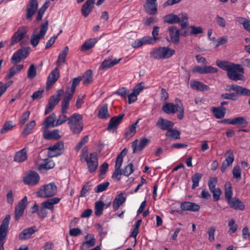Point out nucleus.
I'll use <instances>...</instances> for the list:
<instances>
[{"label":"nucleus","instance_id":"nucleus-24","mask_svg":"<svg viewBox=\"0 0 250 250\" xmlns=\"http://www.w3.org/2000/svg\"><path fill=\"white\" fill-rule=\"evenodd\" d=\"M61 199L58 197H54L47 199L42 203V206L45 209H48L52 211L54 210V205L60 202Z\"/></svg>","mask_w":250,"mask_h":250},{"label":"nucleus","instance_id":"nucleus-43","mask_svg":"<svg viewBox=\"0 0 250 250\" xmlns=\"http://www.w3.org/2000/svg\"><path fill=\"white\" fill-rule=\"evenodd\" d=\"M233 125H240L242 127H246L248 125V122L242 117H237L232 119Z\"/></svg>","mask_w":250,"mask_h":250},{"label":"nucleus","instance_id":"nucleus-12","mask_svg":"<svg viewBox=\"0 0 250 250\" xmlns=\"http://www.w3.org/2000/svg\"><path fill=\"white\" fill-rule=\"evenodd\" d=\"M225 160L222 162L221 167L222 172H224L228 167L231 166L234 160L233 151L231 149L227 150L225 154Z\"/></svg>","mask_w":250,"mask_h":250},{"label":"nucleus","instance_id":"nucleus-13","mask_svg":"<svg viewBox=\"0 0 250 250\" xmlns=\"http://www.w3.org/2000/svg\"><path fill=\"white\" fill-rule=\"evenodd\" d=\"M27 205V198L24 196L15 208V219L18 221L22 216L25 208Z\"/></svg>","mask_w":250,"mask_h":250},{"label":"nucleus","instance_id":"nucleus-32","mask_svg":"<svg viewBox=\"0 0 250 250\" xmlns=\"http://www.w3.org/2000/svg\"><path fill=\"white\" fill-rule=\"evenodd\" d=\"M108 106L107 104H103L100 108L98 117L102 119H106L110 117V115L108 112Z\"/></svg>","mask_w":250,"mask_h":250},{"label":"nucleus","instance_id":"nucleus-29","mask_svg":"<svg viewBox=\"0 0 250 250\" xmlns=\"http://www.w3.org/2000/svg\"><path fill=\"white\" fill-rule=\"evenodd\" d=\"M27 149L26 147H24L16 152L14 157V161L19 163L24 162L27 159Z\"/></svg>","mask_w":250,"mask_h":250},{"label":"nucleus","instance_id":"nucleus-15","mask_svg":"<svg viewBox=\"0 0 250 250\" xmlns=\"http://www.w3.org/2000/svg\"><path fill=\"white\" fill-rule=\"evenodd\" d=\"M38 8L37 0H30L29 4L27 5L26 19L27 20L31 21L33 16L35 14Z\"/></svg>","mask_w":250,"mask_h":250},{"label":"nucleus","instance_id":"nucleus-5","mask_svg":"<svg viewBox=\"0 0 250 250\" xmlns=\"http://www.w3.org/2000/svg\"><path fill=\"white\" fill-rule=\"evenodd\" d=\"M162 110L167 114H174L177 111L178 118L180 120L183 118L184 108L180 101V104H176L172 103H166L163 105Z\"/></svg>","mask_w":250,"mask_h":250},{"label":"nucleus","instance_id":"nucleus-57","mask_svg":"<svg viewBox=\"0 0 250 250\" xmlns=\"http://www.w3.org/2000/svg\"><path fill=\"white\" fill-rule=\"evenodd\" d=\"M109 185L108 182L101 183L98 185L95 189L96 193H99L105 191Z\"/></svg>","mask_w":250,"mask_h":250},{"label":"nucleus","instance_id":"nucleus-61","mask_svg":"<svg viewBox=\"0 0 250 250\" xmlns=\"http://www.w3.org/2000/svg\"><path fill=\"white\" fill-rule=\"evenodd\" d=\"M13 127V123L12 121H8L5 123L3 127L0 130V133L4 134L8 130L12 129Z\"/></svg>","mask_w":250,"mask_h":250},{"label":"nucleus","instance_id":"nucleus-25","mask_svg":"<svg viewBox=\"0 0 250 250\" xmlns=\"http://www.w3.org/2000/svg\"><path fill=\"white\" fill-rule=\"evenodd\" d=\"M37 231L36 227L33 226L24 229L19 235L20 240H26L30 238L31 236Z\"/></svg>","mask_w":250,"mask_h":250},{"label":"nucleus","instance_id":"nucleus-31","mask_svg":"<svg viewBox=\"0 0 250 250\" xmlns=\"http://www.w3.org/2000/svg\"><path fill=\"white\" fill-rule=\"evenodd\" d=\"M56 119V116L54 113H52L48 116L43 123V125L45 128L47 129L50 127L56 126L55 125Z\"/></svg>","mask_w":250,"mask_h":250},{"label":"nucleus","instance_id":"nucleus-2","mask_svg":"<svg viewBox=\"0 0 250 250\" xmlns=\"http://www.w3.org/2000/svg\"><path fill=\"white\" fill-rule=\"evenodd\" d=\"M29 53V47H23L15 52L11 59V63L15 64L11 67L9 73L5 76L6 80L11 79L16 74L19 73L23 68V64H17L27 57Z\"/></svg>","mask_w":250,"mask_h":250},{"label":"nucleus","instance_id":"nucleus-8","mask_svg":"<svg viewBox=\"0 0 250 250\" xmlns=\"http://www.w3.org/2000/svg\"><path fill=\"white\" fill-rule=\"evenodd\" d=\"M70 101L67 100L63 99L62 102V114L59 115L58 118L56 122L55 125L59 126L65 123L66 121L68 122L69 118L67 117L65 113L67 112V110L69 107Z\"/></svg>","mask_w":250,"mask_h":250},{"label":"nucleus","instance_id":"nucleus-50","mask_svg":"<svg viewBox=\"0 0 250 250\" xmlns=\"http://www.w3.org/2000/svg\"><path fill=\"white\" fill-rule=\"evenodd\" d=\"M180 132L178 130L170 128L167 132V137H169L175 139H178L180 138Z\"/></svg>","mask_w":250,"mask_h":250},{"label":"nucleus","instance_id":"nucleus-44","mask_svg":"<svg viewBox=\"0 0 250 250\" xmlns=\"http://www.w3.org/2000/svg\"><path fill=\"white\" fill-rule=\"evenodd\" d=\"M178 16L179 21L177 23H179L182 28L187 27L188 24V18L187 14L186 13H182L179 14Z\"/></svg>","mask_w":250,"mask_h":250},{"label":"nucleus","instance_id":"nucleus-9","mask_svg":"<svg viewBox=\"0 0 250 250\" xmlns=\"http://www.w3.org/2000/svg\"><path fill=\"white\" fill-rule=\"evenodd\" d=\"M63 143L62 142H57L48 147V157L52 158L58 156L63 153Z\"/></svg>","mask_w":250,"mask_h":250},{"label":"nucleus","instance_id":"nucleus-55","mask_svg":"<svg viewBox=\"0 0 250 250\" xmlns=\"http://www.w3.org/2000/svg\"><path fill=\"white\" fill-rule=\"evenodd\" d=\"M37 75V70L34 64L30 65L27 71V77L30 79H34Z\"/></svg>","mask_w":250,"mask_h":250},{"label":"nucleus","instance_id":"nucleus-41","mask_svg":"<svg viewBox=\"0 0 250 250\" xmlns=\"http://www.w3.org/2000/svg\"><path fill=\"white\" fill-rule=\"evenodd\" d=\"M225 188V196L228 203L232 199V188L231 184L230 183H226Z\"/></svg>","mask_w":250,"mask_h":250},{"label":"nucleus","instance_id":"nucleus-56","mask_svg":"<svg viewBox=\"0 0 250 250\" xmlns=\"http://www.w3.org/2000/svg\"><path fill=\"white\" fill-rule=\"evenodd\" d=\"M232 174L234 178H236L238 181L241 179V169L239 166H236L232 170Z\"/></svg>","mask_w":250,"mask_h":250},{"label":"nucleus","instance_id":"nucleus-22","mask_svg":"<svg viewBox=\"0 0 250 250\" xmlns=\"http://www.w3.org/2000/svg\"><path fill=\"white\" fill-rule=\"evenodd\" d=\"M10 220V216L6 215L0 226V238H5L8 229V226Z\"/></svg>","mask_w":250,"mask_h":250},{"label":"nucleus","instance_id":"nucleus-18","mask_svg":"<svg viewBox=\"0 0 250 250\" xmlns=\"http://www.w3.org/2000/svg\"><path fill=\"white\" fill-rule=\"evenodd\" d=\"M150 142V140L146 138L142 137L140 139V143L138 146L137 147L138 140L136 139L132 142V147L133 149V152L136 153L138 150H142Z\"/></svg>","mask_w":250,"mask_h":250},{"label":"nucleus","instance_id":"nucleus-14","mask_svg":"<svg viewBox=\"0 0 250 250\" xmlns=\"http://www.w3.org/2000/svg\"><path fill=\"white\" fill-rule=\"evenodd\" d=\"M125 116V114H121L111 118L108 123L107 129L109 131L114 132L117 129Z\"/></svg>","mask_w":250,"mask_h":250},{"label":"nucleus","instance_id":"nucleus-10","mask_svg":"<svg viewBox=\"0 0 250 250\" xmlns=\"http://www.w3.org/2000/svg\"><path fill=\"white\" fill-rule=\"evenodd\" d=\"M40 180L39 174L35 171H30L26 174L23 182L29 186H34L38 184Z\"/></svg>","mask_w":250,"mask_h":250},{"label":"nucleus","instance_id":"nucleus-39","mask_svg":"<svg viewBox=\"0 0 250 250\" xmlns=\"http://www.w3.org/2000/svg\"><path fill=\"white\" fill-rule=\"evenodd\" d=\"M85 241L83 244V245H85L86 248H89L94 246L95 244V239L93 234H89L84 237Z\"/></svg>","mask_w":250,"mask_h":250},{"label":"nucleus","instance_id":"nucleus-19","mask_svg":"<svg viewBox=\"0 0 250 250\" xmlns=\"http://www.w3.org/2000/svg\"><path fill=\"white\" fill-rule=\"evenodd\" d=\"M168 31L171 42L177 44L179 42L180 39V33L178 28L175 26H171L168 27Z\"/></svg>","mask_w":250,"mask_h":250},{"label":"nucleus","instance_id":"nucleus-33","mask_svg":"<svg viewBox=\"0 0 250 250\" xmlns=\"http://www.w3.org/2000/svg\"><path fill=\"white\" fill-rule=\"evenodd\" d=\"M69 48L68 46L64 47L60 53L58 60L57 61V64L59 66L62 63L65 62L66 57L68 53Z\"/></svg>","mask_w":250,"mask_h":250},{"label":"nucleus","instance_id":"nucleus-49","mask_svg":"<svg viewBox=\"0 0 250 250\" xmlns=\"http://www.w3.org/2000/svg\"><path fill=\"white\" fill-rule=\"evenodd\" d=\"M104 204L102 201H99L96 202L95 207V214L96 216H100L104 210Z\"/></svg>","mask_w":250,"mask_h":250},{"label":"nucleus","instance_id":"nucleus-45","mask_svg":"<svg viewBox=\"0 0 250 250\" xmlns=\"http://www.w3.org/2000/svg\"><path fill=\"white\" fill-rule=\"evenodd\" d=\"M122 165L115 162V170L112 176V178L116 179L118 181L121 180V175H123V172L121 169Z\"/></svg>","mask_w":250,"mask_h":250},{"label":"nucleus","instance_id":"nucleus-64","mask_svg":"<svg viewBox=\"0 0 250 250\" xmlns=\"http://www.w3.org/2000/svg\"><path fill=\"white\" fill-rule=\"evenodd\" d=\"M30 114L29 111H27L23 113L19 119V123L22 125H24L28 120Z\"/></svg>","mask_w":250,"mask_h":250},{"label":"nucleus","instance_id":"nucleus-34","mask_svg":"<svg viewBox=\"0 0 250 250\" xmlns=\"http://www.w3.org/2000/svg\"><path fill=\"white\" fill-rule=\"evenodd\" d=\"M121 59L119 60L115 59L113 61L110 60H105L102 63L101 68L103 70H105L107 68H110L117 64L121 61Z\"/></svg>","mask_w":250,"mask_h":250},{"label":"nucleus","instance_id":"nucleus-53","mask_svg":"<svg viewBox=\"0 0 250 250\" xmlns=\"http://www.w3.org/2000/svg\"><path fill=\"white\" fill-rule=\"evenodd\" d=\"M36 125V123L35 121H32L30 122H29L25 128L24 130H23V133L25 136H27L28 134H29L32 130L33 129V128L35 127Z\"/></svg>","mask_w":250,"mask_h":250},{"label":"nucleus","instance_id":"nucleus-54","mask_svg":"<svg viewBox=\"0 0 250 250\" xmlns=\"http://www.w3.org/2000/svg\"><path fill=\"white\" fill-rule=\"evenodd\" d=\"M228 226L229 227V233L231 234L235 233L238 229V225L235 224L234 220L231 219L228 223Z\"/></svg>","mask_w":250,"mask_h":250},{"label":"nucleus","instance_id":"nucleus-48","mask_svg":"<svg viewBox=\"0 0 250 250\" xmlns=\"http://www.w3.org/2000/svg\"><path fill=\"white\" fill-rule=\"evenodd\" d=\"M236 21L240 24L243 25L244 28L250 33V21L245 18L238 17Z\"/></svg>","mask_w":250,"mask_h":250},{"label":"nucleus","instance_id":"nucleus-20","mask_svg":"<svg viewBox=\"0 0 250 250\" xmlns=\"http://www.w3.org/2000/svg\"><path fill=\"white\" fill-rule=\"evenodd\" d=\"M174 123L167 119H165L163 118H159L157 121L156 125L157 127L160 128L162 130H168L170 128H172L174 126Z\"/></svg>","mask_w":250,"mask_h":250},{"label":"nucleus","instance_id":"nucleus-30","mask_svg":"<svg viewBox=\"0 0 250 250\" xmlns=\"http://www.w3.org/2000/svg\"><path fill=\"white\" fill-rule=\"evenodd\" d=\"M126 198L124 196V193H121L114 199L113 202V208L115 210H118L120 207L125 201Z\"/></svg>","mask_w":250,"mask_h":250},{"label":"nucleus","instance_id":"nucleus-63","mask_svg":"<svg viewBox=\"0 0 250 250\" xmlns=\"http://www.w3.org/2000/svg\"><path fill=\"white\" fill-rule=\"evenodd\" d=\"M43 92V88H40L38 90L35 91L31 96L33 100L41 99L42 97Z\"/></svg>","mask_w":250,"mask_h":250},{"label":"nucleus","instance_id":"nucleus-42","mask_svg":"<svg viewBox=\"0 0 250 250\" xmlns=\"http://www.w3.org/2000/svg\"><path fill=\"white\" fill-rule=\"evenodd\" d=\"M165 22L169 24H174L179 21V16L173 14L167 15L165 17Z\"/></svg>","mask_w":250,"mask_h":250},{"label":"nucleus","instance_id":"nucleus-3","mask_svg":"<svg viewBox=\"0 0 250 250\" xmlns=\"http://www.w3.org/2000/svg\"><path fill=\"white\" fill-rule=\"evenodd\" d=\"M68 125L73 133H80L83 129L82 116L79 113H74L69 117Z\"/></svg>","mask_w":250,"mask_h":250},{"label":"nucleus","instance_id":"nucleus-27","mask_svg":"<svg viewBox=\"0 0 250 250\" xmlns=\"http://www.w3.org/2000/svg\"><path fill=\"white\" fill-rule=\"evenodd\" d=\"M228 204L231 208L235 210H243L245 209V204L238 198H233Z\"/></svg>","mask_w":250,"mask_h":250},{"label":"nucleus","instance_id":"nucleus-62","mask_svg":"<svg viewBox=\"0 0 250 250\" xmlns=\"http://www.w3.org/2000/svg\"><path fill=\"white\" fill-rule=\"evenodd\" d=\"M127 153V149L126 148H124L120 153L118 155L116 160V163L122 164L123 161V157L126 155Z\"/></svg>","mask_w":250,"mask_h":250},{"label":"nucleus","instance_id":"nucleus-1","mask_svg":"<svg viewBox=\"0 0 250 250\" xmlns=\"http://www.w3.org/2000/svg\"><path fill=\"white\" fill-rule=\"evenodd\" d=\"M216 64L220 68L227 71V76L230 80L234 81L244 80V69L241 64L220 60L216 61Z\"/></svg>","mask_w":250,"mask_h":250},{"label":"nucleus","instance_id":"nucleus-58","mask_svg":"<svg viewBox=\"0 0 250 250\" xmlns=\"http://www.w3.org/2000/svg\"><path fill=\"white\" fill-rule=\"evenodd\" d=\"M129 92V90L128 89L125 87H122L115 92V94L120 96L123 98L126 99Z\"/></svg>","mask_w":250,"mask_h":250},{"label":"nucleus","instance_id":"nucleus-11","mask_svg":"<svg viewBox=\"0 0 250 250\" xmlns=\"http://www.w3.org/2000/svg\"><path fill=\"white\" fill-rule=\"evenodd\" d=\"M82 79V78L81 77H78L72 80L71 87L70 88L67 87L63 99L67 100L69 101H71L75 91L76 88L77 86L79 84Z\"/></svg>","mask_w":250,"mask_h":250},{"label":"nucleus","instance_id":"nucleus-21","mask_svg":"<svg viewBox=\"0 0 250 250\" xmlns=\"http://www.w3.org/2000/svg\"><path fill=\"white\" fill-rule=\"evenodd\" d=\"M180 208L182 210L195 212L199 210L200 206L193 202L185 201L181 204Z\"/></svg>","mask_w":250,"mask_h":250},{"label":"nucleus","instance_id":"nucleus-47","mask_svg":"<svg viewBox=\"0 0 250 250\" xmlns=\"http://www.w3.org/2000/svg\"><path fill=\"white\" fill-rule=\"evenodd\" d=\"M83 84L87 85L92 81V72L91 70H87L83 76Z\"/></svg>","mask_w":250,"mask_h":250},{"label":"nucleus","instance_id":"nucleus-38","mask_svg":"<svg viewBox=\"0 0 250 250\" xmlns=\"http://www.w3.org/2000/svg\"><path fill=\"white\" fill-rule=\"evenodd\" d=\"M145 9L147 14L150 15H155L157 13V4L146 3Z\"/></svg>","mask_w":250,"mask_h":250},{"label":"nucleus","instance_id":"nucleus-6","mask_svg":"<svg viewBox=\"0 0 250 250\" xmlns=\"http://www.w3.org/2000/svg\"><path fill=\"white\" fill-rule=\"evenodd\" d=\"M57 192V187L54 183H51L42 186L39 190L36 192L39 197L46 198L52 197Z\"/></svg>","mask_w":250,"mask_h":250},{"label":"nucleus","instance_id":"nucleus-35","mask_svg":"<svg viewBox=\"0 0 250 250\" xmlns=\"http://www.w3.org/2000/svg\"><path fill=\"white\" fill-rule=\"evenodd\" d=\"M97 40L96 38H92L86 41L81 46V51H85L92 48Z\"/></svg>","mask_w":250,"mask_h":250},{"label":"nucleus","instance_id":"nucleus-52","mask_svg":"<svg viewBox=\"0 0 250 250\" xmlns=\"http://www.w3.org/2000/svg\"><path fill=\"white\" fill-rule=\"evenodd\" d=\"M92 186L91 182L90 181L87 182L82 188L80 196L83 197H85L86 193L91 190Z\"/></svg>","mask_w":250,"mask_h":250},{"label":"nucleus","instance_id":"nucleus-51","mask_svg":"<svg viewBox=\"0 0 250 250\" xmlns=\"http://www.w3.org/2000/svg\"><path fill=\"white\" fill-rule=\"evenodd\" d=\"M189 29H190L189 33L190 35H196L202 34L203 32V30L201 26L191 25L189 27Z\"/></svg>","mask_w":250,"mask_h":250},{"label":"nucleus","instance_id":"nucleus-26","mask_svg":"<svg viewBox=\"0 0 250 250\" xmlns=\"http://www.w3.org/2000/svg\"><path fill=\"white\" fill-rule=\"evenodd\" d=\"M190 86L192 89L201 91H208L209 89L208 85L197 81H191Z\"/></svg>","mask_w":250,"mask_h":250},{"label":"nucleus","instance_id":"nucleus-17","mask_svg":"<svg viewBox=\"0 0 250 250\" xmlns=\"http://www.w3.org/2000/svg\"><path fill=\"white\" fill-rule=\"evenodd\" d=\"M60 77V72L58 68H55L49 75L46 83V88L49 89L58 80Z\"/></svg>","mask_w":250,"mask_h":250},{"label":"nucleus","instance_id":"nucleus-16","mask_svg":"<svg viewBox=\"0 0 250 250\" xmlns=\"http://www.w3.org/2000/svg\"><path fill=\"white\" fill-rule=\"evenodd\" d=\"M85 161L87 163L89 171L91 173H93L95 171L98 166V159L96 153H90L89 155V158Z\"/></svg>","mask_w":250,"mask_h":250},{"label":"nucleus","instance_id":"nucleus-23","mask_svg":"<svg viewBox=\"0 0 250 250\" xmlns=\"http://www.w3.org/2000/svg\"><path fill=\"white\" fill-rule=\"evenodd\" d=\"M26 32L22 31L21 28H19L17 32H16L11 39L10 43L11 46H13L15 43H18L25 36Z\"/></svg>","mask_w":250,"mask_h":250},{"label":"nucleus","instance_id":"nucleus-40","mask_svg":"<svg viewBox=\"0 0 250 250\" xmlns=\"http://www.w3.org/2000/svg\"><path fill=\"white\" fill-rule=\"evenodd\" d=\"M45 163L41 164L39 166L38 169L39 170H49L54 168L55 163L52 160H49L48 159H44Z\"/></svg>","mask_w":250,"mask_h":250},{"label":"nucleus","instance_id":"nucleus-59","mask_svg":"<svg viewBox=\"0 0 250 250\" xmlns=\"http://www.w3.org/2000/svg\"><path fill=\"white\" fill-rule=\"evenodd\" d=\"M134 171L132 163H129L123 170V175L129 176Z\"/></svg>","mask_w":250,"mask_h":250},{"label":"nucleus","instance_id":"nucleus-37","mask_svg":"<svg viewBox=\"0 0 250 250\" xmlns=\"http://www.w3.org/2000/svg\"><path fill=\"white\" fill-rule=\"evenodd\" d=\"M212 111L216 118L221 119L225 116L226 110L224 107H213L212 108Z\"/></svg>","mask_w":250,"mask_h":250},{"label":"nucleus","instance_id":"nucleus-36","mask_svg":"<svg viewBox=\"0 0 250 250\" xmlns=\"http://www.w3.org/2000/svg\"><path fill=\"white\" fill-rule=\"evenodd\" d=\"M43 137L45 139H59L61 138V136L59 135V131L58 129H55L52 131H48L44 133Z\"/></svg>","mask_w":250,"mask_h":250},{"label":"nucleus","instance_id":"nucleus-7","mask_svg":"<svg viewBox=\"0 0 250 250\" xmlns=\"http://www.w3.org/2000/svg\"><path fill=\"white\" fill-rule=\"evenodd\" d=\"M48 28V21L42 23L41 26L39 33L36 34L35 32L31 36L30 43L34 47H36L39 43L40 40L44 38Z\"/></svg>","mask_w":250,"mask_h":250},{"label":"nucleus","instance_id":"nucleus-4","mask_svg":"<svg viewBox=\"0 0 250 250\" xmlns=\"http://www.w3.org/2000/svg\"><path fill=\"white\" fill-rule=\"evenodd\" d=\"M174 52V50L168 47H160L153 49L150 52V56L151 58L157 60L165 59L171 57Z\"/></svg>","mask_w":250,"mask_h":250},{"label":"nucleus","instance_id":"nucleus-28","mask_svg":"<svg viewBox=\"0 0 250 250\" xmlns=\"http://www.w3.org/2000/svg\"><path fill=\"white\" fill-rule=\"evenodd\" d=\"M93 6L92 0H87L82 7L81 12L83 16L87 17L92 11Z\"/></svg>","mask_w":250,"mask_h":250},{"label":"nucleus","instance_id":"nucleus-60","mask_svg":"<svg viewBox=\"0 0 250 250\" xmlns=\"http://www.w3.org/2000/svg\"><path fill=\"white\" fill-rule=\"evenodd\" d=\"M211 192L212 193L213 200L214 201L216 202L220 200L222 194V191L220 188H216L211 191Z\"/></svg>","mask_w":250,"mask_h":250},{"label":"nucleus","instance_id":"nucleus-46","mask_svg":"<svg viewBox=\"0 0 250 250\" xmlns=\"http://www.w3.org/2000/svg\"><path fill=\"white\" fill-rule=\"evenodd\" d=\"M203 176L202 173L196 172L191 177L192 182L193 183L192 188L194 189L199 186V183Z\"/></svg>","mask_w":250,"mask_h":250}]
</instances>
